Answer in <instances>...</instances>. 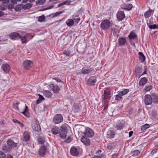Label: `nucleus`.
Instances as JSON below:
<instances>
[{
    "label": "nucleus",
    "mask_w": 158,
    "mask_h": 158,
    "mask_svg": "<svg viewBox=\"0 0 158 158\" xmlns=\"http://www.w3.org/2000/svg\"><path fill=\"white\" fill-rule=\"evenodd\" d=\"M31 126L32 129L35 131L39 132L41 131L39 122L37 119H35L32 121Z\"/></svg>",
    "instance_id": "obj_1"
},
{
    "label": "nucleus",
    "mask_w": 158,
    "mask_h": 158,
    "mask_svg": "<svg viewBox=\"0 0 158 158\" xmlns=\"http://www.w3.org/2000/svg\"><path fill=\"white\" fill-rule=\"evenodd\" d=\"M110 22L108 19H105L102 21L100 27L103 30L108 29L110 26Z\"/></svg>",
    "instance_id": "obj_2"
},
{
    "label": "nucleus",
    "mask_w": 158,
    "mask_h": 158,
    "mask_svg": "<svg viewBox=\"0 0 158 158\" xmlns=\"http://www.w3.org/2000/svg\"><path fill=\"white\" fill-rule=\"evenodd\" d=\"M48 87L50 90L54 94L58 93L60 90V87L57 85L50 84L49 85Z\"/></svg>",
    "instance_id": "obj_3"
},
{
    "label": "nucleus",
    "mask_w": 158,
    "mask_h": 158,
    "mask_svg": "<svg viewBox=\"0 0 158 158\" xmlns=\"http://www.w3.org/2000/svg\"><path fill=\"white\" fill-rule=\"evenodd\" d=\"M63 121V117L60 114L55 115L53 118V121L55 124H59Z\"/></svg>",
    "instance_id": "obj_4"
},
{
    "label": "nucleus",
    "mask_w": 158,
    "mask_h": 158,
    "mask_svg": "<svg viewBox=\"0 0 158 158\" xmlns=\"http://www.w3.org/2000/svg\"><path fill=\"white\" fill-rule=\"evenodd\" d=\"M80 148L73 146L71 147L70 150L71 154L74 156H78L80 153Z\"/></svg>",
    "instance_id": "obj_5"
},
{
    "label": "nucleus",
    "mask_w": 158,
    "mask_h": 158,
    "mask_svg": "<svg viewBox=\"0 0 158 158\" xmlns=\"http://www.w3.org/2000/svg\"><path fill=\"white\" fill-rule=\"evenodd\" d=\"M47 149L46 147L43 145L39 149L38 152V154L41 156H44L46 155Z\"/></svg>",
    "instance_id": "obj_6"
},
{
    "label": "nucleus",
    "mask_w": 158,
    "mask_h": 158,
    "mask_svg": "<svg viewBox=\"0 0 158 158\" xmlns=\"http://www.w3.org/2000/svg\"><path fill=\"white\" fill-rule=\"evenodd\" d=\"M33 65V62L29 60H25L23 63V66L25 69H28L32 67Z\"/></svg>",
    "instance_id": "obj_7"
},
{
    "label": "nucleus",
    "mask_w": 158,
    "mask_h": 158,
    "mask_svg": "<svg viewBox=\"0 0 158 158\" xmlns=\"http://www.w3.org/2000/svg\"><path fill=\"white\" fill-rule=\"evenodd\" d=\"M110 93L109 89H106L105 90L103 94L102 95V102L103 103V102L105 99H109V98L110 97Z\"/></svg>",
    "instance_id": "obj_8"
},
{
    "label": "nucleus",
    "mask_w": 158,
    "mask_h": 158,
    "mask_svg": "<svg viewBox=\"0 0 158 158\" xmlns=\"http://www.w3.org/2000/svg\"><path fill=\"white\" fill-rule=\"evenodd\" d=\"M116 17L118 21H122L125 18V15L123 11H120L117 12Z\"/></svg>",
    "instance_id": "obj_9"
},
{
    "label": "nucleus",
    "mask_w": 158,
    "mask_h": 158,
    "mask_svg": "<svg viewBox=\"0 0 158 158\" xmlns=\"http://www.w3.org/2000/svg\"><path fill=\"white\" fill-rule=\"evenodd\" d=\"M85 136L89 137H92L94 135V132L91 128L87 127L84 132Z\"/></svg>",
    "instance_id": "obj_10"
},
{
    "label": "nucleus",
    "mask_w": 158,
    "mask_h": 158,
    "mask_svg": "<svg viewBox=\"0 0 158 158\" xmlns=\"http://www.w3.org/2000/svg\"><path fill=\"white\" fill-rule=\"evenodd\" d=\"M152 102L150 95L147 94L145 96L144 103L146 105H151Z\"/></svg>",
    "instance_id": "obj_11"
},
{
    "label": "nucleus",
    "mask_w": 158,
    "mask_h": 158,
    "mask_svg": "<svg viewBox=\"0 0 158 158\" xmlns=\"http://www.w3.org/2000/svg\"><path fill=\"white\" fill-rule=\"evenodd\" d=\"M81 142L86 146H88L90 144V142L88 137L83 136L81 139Z\"/></svg>",
    "instance_id": "obj_12"
},
{
    "label": "nucleus",
    "mask_w": 158,
    "mask_h": 158,
    "mask_svg": "<svg viewBox=\"0 0 158 158\" xmlns=\"http://www.w3.org/2000/svg\"><path fill=\"white\" fill-rule=\"evenodd\" d=\"M20 36V35L18 33L15 32H12L9 35L10 38L13 40H19Z\"/></svg>",
    "instance_id": "obj_13"
},
{
    "label": "nucleus",
    "mask_w": 158,
    "mask_h": 158,
    "mask_svg": "<svg viewBox=\"0 0 158 158\" xmlns=\"http://www.w3.org/2000/svg\"><path fill=\"white\" fill-rule=\"evenodd\" d=\"M97 81V78L95 76L91 77L88 80L87 83L90 85H93Z\"/></svg>",
    "instance_id": "obj_14"
},
{
    "label": "nucleus",
    "mask_w": 158,
    "mask_h": 158,
    "mask_svg": "<svg viewBox=\"0 0 158 158\" xmlns=\"http://www.w3.org/2000/svg\"><path fill=\"white\" fill-rule=\"evenodd\" d=\"M94 70V69L92 68H89L88 69H87L85 68H83L81 69V72L82 74L85 75L87 74Z\"/></svg>",
    "instance_id": "obj_15"
},
{
    "label": "nucleus",
    "mask_w": 158,
    "mask_h": 158,
    "mask_svg": "<svg viewBox=\"0 0 158 158\" xmlns=\"http://www.w3.org/2000/svg\"><path fill=\"white\" fill-rule=\"evenodd\" d=\"M1 69L4 73H8L10 70V67L8 64H6L2 65Z\"/></svg>",
    "instance_id": "obj_16"
},
{
    "label": "nucleus",
    "mask_w": 158,
    "mask_h": 158,
    "mask_svg": "<svg viewBox=\"0 0 158 158\" xmlns=\"http://www.w3.org/2000/svg\"><path fill=\"white\" fill-rule=\"evenodd\" d=\"M150 95L152 99V102L158 104V95L157 94L155 93H152Z\"/></svg>",
    "instance_id": "obj_17"
},
{
    "label": "nucleus",
    "mask_w": 158,
    "mask_h": 158,
    "mask_svg": "<svg viewBox=\"0 0 158 158\" xmlns=\"http://www.w3.org/2000/svg\"><path fill=\"white\" fill-rule=\"evenodd\" d=\"M127 42V40L125 37H120L118 39V44L120 46L125 45Z\"/></svg>",
    "instance_id": "obj_18"
},
{
    "label": "nucleus",
    "mask_w": 158,
    "mask_h": 158,
    "mask_svg": "<svg viewBox=\"0 0 158 158\" xmlns=\"http://www.w3.org/2000/svg\"><path fill=\"white\" fill-rule=\"evenodd\" d=\"M154 12V10L149 8V10L146 11L144 14V16L145 18H149L152 15Z\"/></svg>",
    "instance_id": "obj_19"
},
{
    "label": "nucleus",
    "mask_w": 158,
    "mask_h": 158,
    "mask_svg": "<svg viewBox=\"0 0 158 158\" xmlns=\"http://www.w3.org/2000/svg\"><path fill=\"white\" fill-rule=\"evenodd\" d=\"M148 79L146 77H143L139 81V86H143L145 85L147 82Z\"/></svg>",
    "instance_id": "obj_20"
},
{
    "label": "nucleus",
    "mask_w": 158,
    "mask_h": 158,
    "mask_svg": "<svg viewBox=\"0 0 158 158\" xmlns=\"http://www.w3.org/2000/svg\"><path fill=\"white\" fill-rule=\"evenodd\" d=\"M7 143L9 146L11 147V148H12L15 147L17 146V143H15L11 139H8L7 141Z\"/></svg>",
    "instance_id": "obj_21"
},
{
    "label": "nucleus",
    "mask_w": 158,
    "mask_h": 158,
    "mask_svg": "<svg viewBox=\"0 0 158 158\" xmlns=\"http://www.w3.org/2000/svg\"><path fill=\"white\" fill-rule=\"evenodd\" d=\"M130 40H131L135 39H137V35L134 32L131 31L130 34L128 36Z\"/></svg>",
    "instance_id": "obj_22"
},
{
    "label": "nucleus",
    "mask_w": 158,
    "mask_h": 158,
    "mask_svg": "<svg viewBox=\"0 0 158 158\" xmlns=\"http://www.w3.org/2000/svg\"><path fill=\"white\" fill-rule=\"evenodd\" d=\"M51 131L52 134L54 135H56L60 133V130L59 127L56 126L52 129Z\"/></svg>",
    "instance_id": "obj_23"
},
{
    "label": "nucleus",
    "mask_w": 158,
    "mask_h": 158,
    "mask_svg": "<svg viewBox=\"0 0 158 158\" xmlns=\"http://www.w3.org/2000/svg\"><path fill=\"white\" fill-rule=\"evenodd\" d=\"M30 139V136L28 133L27 132H25L23 134V141L27 142Z\"/></svg>",
    "instance_id": "obj_24"
},
{
    "label": "nucleus",
    "mask_w": 158,
    "mask_h": 158,
    "mask_svg": "<svg viewBox=\"0 0 158 158\" xmlns=\"http://www.w3.org/2000/svg\"><path fill=\"white\" fill-rule=\"evenodd\" d=\"M124 124L122 123H117L114 126L115 128L117 130H123L124 127Z\"/></svg>",
    "instance_id": "obj_25"
},
{
    "label": "nucleus",
    "mask_w": 158,
    "mask_h": 158,
    "mask_svg": "<svg viewBox=\"0 0 158 158\" xmlns=\"http://www.w3.org/2000/svg\"><path fill=\"white\" fill-rule=\"evenodd\" d=\"M22 113L27 117H29L30 116V114L29 112L28 107L27 106H26V105H25V106L24 111L22 112Z\"/></svg>",
    "instance_id": "obj_26"
},
{
    "label": "nucleus",
    "mask_w": 158,
    "mask_h": 158,
    "mask_svg": "<svg viewBox=\"0 0 158 158\" xmlns=\"http://www.w3.org/2000/svg\"><path fill=\"white\" fill-rule=\"evenodd\" d=\"M138 54L139 56V61L142 63L144 62L146 58L143 53L141 52H138Z\"/></svg>",
    "instance_id": "obj_27"
},
{
    "label": "nucleus",
    "mask_w": 158,
    "mask_h": 158,
    "mask_svg": "<svg viewBox=\"0 0 158 158\" xmlns=\"http://www.w3.org/2000/svg\"><path fill=\"white\" fill-rule=\"evenodd\" d=\"M43 94L45 97L48 98H51L52 95V92L48 90L44 91Z\"/></svg>",
    "instance_id": "obj_28"
},
{
    "label": "nucleus",
    "mask_w": 158,
    "mask_h": 158,
    "mask_svg": "<svg viewBox=\"0 0 158 158\" xmlns=\"http://www.w3.org/2000/svg\"><path fill=\"white\" fill-rule=\"evenodd\" d=\"M115 135L114 132L113 130H109L107 133V138L112 139L114 137Z\"/></svg>",
    "instance_id": "obj_29"
},
{
    "label": "nucleus",
    "mask_w": 158,
    "mask_h": 158,
    "mask_svg": "<svg viewBox=\"0 0 158 158\" xmlns=\"http://www.w3.org/2000/svg\"><path fill=\"white\" fill-rule=\"evenodd\" d=\"M11 150L12 148L11 147L9 146L8 145H4L2 147V150L5 153L9 152Z\"/></svg>",
    "instance_id": "obj_30"
},
{
    "label": "nucleus",
    "mask_w": 158,
    "mask_h": 158,
    "mask_svg": "<svg viewBox=\"0 0 158 158\" xmlns=\"http://www.w3.org/2000/svg\"><path fill=\"white\" fill-rule=\"evenodd\" d=\"M129 92V90L128 89H124L122 91L118 92V94L121 96H123L127 94Z\"/></svg>",
    "instance_id": "obj_31"
},
{
    "label": "nucleus",
    "mask_w": 158,
    "mask_h": 158,
    "mask_svg": "<svg viewBox=\"0 0 158 158\" xmlns=\"http://www.w3.org/2000/svg\"><path fill=\"white\" fill-rule=\"evenodd\" d=\"M68 125L66 123L63 124L60 127V131L67 132Z\"/></svg>",
    "instance_id": "obj_32"
},
{
    "label": "nucleus",
    "mask_w": 158,
    "mask_h": 158,
    "mask_svg": "<svg viewBox=\"0 0 158 158\" xmlns=\"http://www.w3.org/2000/svg\"><path fill=\"white\" fill-rule=\"evenodd\" d=\"M132 156L135 157L138 156L140 154V152L139 150H136L132 151L131 152Z\"/></svg>",
    "instance_id": "obj_33"
},
{
    "label": "nucleus",
    "mask_w": 158,
    "mask_h": 158,
    "mask_svg": "<svg viewBox=\"0 0 158 158\" xmlns=\"http://www.w3.org/2000/svg\"><path fill=\"white\" fill-rule=\"evenodd\" d=\"M22 9H23V5L20 4L16 5L15 8V10L18 12L20 11Z\"/></svg>",
    "instance_id": "obj_34"
},
{
    "label": "nucleus",
    "mask_w": 158,
    "mask_h": 158,
    "mask_svg": "<svg viewBox=\"0 0 158 158\" xmlns=\"http://www.w3.org/2000/svg\"><path fill=\"white\" fill-rule=\"evenodd\" d=\"M67 25L69 27H71L74 24V21L72 19H69L66 22Z\"/></svg>",
    "instance_id": "obj_35"
},
{
    "label": "nucleus",
    "mask_w": 158,
    "mask_h": 158,
    "mask_svg": "<svg viewBox=\"0 0 158 158\" xmlns=\"http://www.w3.org/2000/svg\"><path fill=\"white\" fill-rule=\"evenodd\" d=\"M116 145L115 143H109L107 146V148L109 150H112L115 148Z\"/></svg>",
    "instance_id": "obj_36"
},
{
    "label": "nucleus",
    "mask_w": 158,
    "mask_h": 158,
    "mask_svg": "<svg viewBox=\"0 0 158 158\" xmlns=\"http://www.w3.org/2000/svg\"><path fill=\"white\" fill-rule=\"evenodd\" d=\"M132 4H129L126 5L125 7H124V8H123V7H122V8L124 10H130L132 9Z\"/></svg>",
    "instance_id": "obj_37"
},
{
    "label": "nucleus",
    "mask_w": 158,
    "mask_h": 158,
    "mask_svg": "<svg viewBox=\"0 0 158 158\" xmlns=\"http://www.w3.org/2000/svg\"><path fill=\"white\" fill-rule=\"evenodd\" d=\"M32 6V4L27 3L24 5H23V9L24 10L28 9L31 7Z\"/></svg>",
    "instance_id": "obj_38"
},
{
    "label": "nucleus",
    "mask_w": 158,
    "mask_h": 158,
    "mask_svg": "<svg viewBox=\"0 0 158 158\" xmlns=\"http://www.w3.org/2000/svg\"><path fill=\"white\" fill-rule=\"evenodd\" d=\"M63 54L66 55L67 56H69L72 55L71 52L70 50H65L63 52Z\"/></svg>",
    "instance_id": "obj_39"
},
{
    "label": "nucleus",
    "mask_w": 158,
    "mask_h": 158,
    "mask_svg": "<svg viewBox=\"0 0 158 158\" xmlns=\"http://www.w3.org/2000/svg\"><path fill=\"white\" fill-rule=\"evenodd\" d=\"M20 38L19 39H21V43L22 44L26 43L27 42V39L26 37L25 36H22L20 35Z\"/></svg>",
    "instance_id": "obj_40"
},
{
    "label": "nucleus",
    "mask_w": 158,
    "mask_h": 158,
    "mask_svg": "<svg viewBox=\"0 0 158 158\" xmlns=\"http://www.w3.org/2000/svg\"><path fill=\"white\" fill-rule=\"evenodd\" d=\"M152 88V86L151 85H147L145 86L144 90L146 92L149 91Z\"/></svg>",
    "instance_id": "obj_41"
},
{
    "label": "nucleus",
    "mask_w": 158,
    "mask_h": 158,
    "mask_svg": "<svg viewBox=\"0 0 158 158\" xmlns=\"http://www.w3.org/2000/svg\"><path fill=\"white\" fill-rule=\"evenodd\" d=\"M45 141V138L44 137H40L38 139V142L40 144L44 143Z\"/></svg>",
    "instance_id": "obj_42"
},
{
    "label": "nucleus",
    "mask_w": 158,
    "mask_h": 158,
    "mask_svg": "<svg viewBox=\"0 0 158 158\" xmlns=\"http://www.w3.org/2000/svg\"><path fill=\"white\" fill-rule=\"evenodd\" d=\"M67 132H60V137L62 139H65L66 137Z\"/></svg>",
    "instance_id": "obj_43"
},
{
    "label": "nucleus",
    "mask_w": 158,
    "mask_h": 158,
    "mask_svg": "<svg viewBox=\"0 0 158 158\" xmlns=\"http://www.w3.org/2000/svg\"><path fill=\"white\" fill-rule=\"evenodd\" d=\"M111 30L113 31V35L114 36H116L119 33V30L115 28H112Z\"/></svg>",
    "instance_id": "obj_44"
},
{
    "label": "nucleus",
    "mask_w": 158,
    "mask_h": 158,
    "mask_svg": "<svg viewBox=\"0 0 158 158\" xmlns=\"http://www.w3.org/2000/svg\"><path fill=\"white\" fill-rule=\"evenodd\" d=\"M45 16L44 15H43L39 17L38 21L39 22H42L45 21Z\"/></svg>",
    "instance_id": "obj_45"
},
{
    "label": "nucleus",
    "mask_w": 158,
    "mask_h": 158,
    "mask_svg": "<svg viewBox=\"0 0 158 158\" xmlns=\"http://www.w3.org/2000/svg\"><path fill=\"white\" fill-rule=\"evenodd\" d=\"M149 127V125L148 124H146L145 125L142 126L141 127V130L142 131H144L147 128Z\"/></svg>",
    "instance_id": "obj_46"
},
{
    "label": "nucleus",
    "mask_w": 158,
    "mask_h": 158,
    "mask_svg": "<svg viewBox=\"0 0 158 158\" xmlns=\"http://www.w3.org/2000/svg\"><path fill=\"white\" fill-rule=\"evenodd\" d=\"M106 155L105 154H102L99 156H94L92 158H105Z\"/></svg>",
    "instance_id": "obj_47"
},
{
    "label": "nucleus",
    "mask_w": 158,
    "mask_h": 158,
    "mask_svg": "<svg viewBox=\"0 0 158 158\" xmlns=\"http://www.w3.org/2000/svg\"><path fill=\"white\" fill-rule=\"evenodd\" d=\"M45 0H39L36 1V4L39 5H43L45 3Z\"/></svg>",
    "instance_id": "obj_48"
},
{
    "label": "nucleus",
    "mask_w": 158,
    "mask_h": 158,
    "mask_svg": "<svg viewBox=\"0 0 158 158\" xmlns=\"http://www.w3.org/2000/svg\"><path fill=\"white\" fill-rule=\"evenodd\" d=\"M13 121L14 123L19 124L21 127H23L24 126V125L23 123L17 119H13Z\"/></svg>",
    "instance_id": "obj_49"
},
{
    "label": "nucleus",
    "mask_w": 158,
    "mask_h": 158,
    "mask_svg": "<svg viewBox=\"0 0 158 158\" xmlns=\"http://www.w3.org/2000/svg\"><path fill=\"white\" fill-rule=\"evenodd\" d=\"M158 28V26L156 24L152 25L149 26V28L151 29H155Z\"/></svg>",
    "instance_id": "obj_50"
},
{
    "label": "nucleus",
    "mask_w": 158,
    "mask_h": 158,
    "mask_svg": "<svg viewBox=\"0 0 158 158\" xmlns=\"http://www.w3.org/2000/svg\"><path fill=\"white\" fill-rule=\"evenodd\" d=\"M64 12V10L63 11H59V12H57L56 13H55L53 14L54 16H53V17H57V16H58V15H59L60 14L63 13Z\"/></svg>",
    "instance_id": "obj_51"
},
{
    "label": "nucleus",
    "mask_w": 158,
    "mask_h": 158,
    "mask_svg": "<svg viewBox=\"0 0 158 158\" xmlns=\"http://www.w3.org/2000/svg\"><path fill=\"white\" fill-rule=\"evenodd\" d=\"M73 140V139L70 136L68 137V138L65 140V142L67 143H70Z\"/></svg>",
    "instance_id": "obj_52"
},
{
    "label": "nucleus",
    "mask_w": 158,
    "mask_h": 158,
    "mask_svg": "<svg viewBox=\"0 0 158 158\" xmlns=\"http://www.w3.org/2000/svg\"><path fill=\"white\" fill-rule=\"evenodd\" d=\"M52 79L55 80L57 82H62V83H64L63 81H62L59 78L54 77L52 78Z\"/></svg>",
    "instance_id": "obj_53"
},
{
    "label": "nucleus",
    "mask_w": 158,
    "mask_h": 158,
    "mask_svg": "<svg viewBox=\"0 0 158 158\" xmlns=\"http://www.w3.org/2000/svg\"><path fill=\"white\" fill-rule=\"evenodd\" d=\"M6 156L2 151H0V158H6Z\"/></svg>",
    "instance_id": "obj_54"
},
{
    "label": "nucleus",
    "mask_w": 158,
    "mask_h": 158,
    "mask_svg": "<svg viewBox=\"0 0 158 158\" xmlns=\"http://www.w3.org/2000/svg\"><path fill=\"white\" fill-rule=\"evenodd\" d=\"M120 96L118 94L115 95V100L116 101H120L121 100L122 98V97Z\"/></svg>",
    "instance_id": "obj_55"
},
{
    "label": "nucleus",
    "mask_w": 158,
    "mask_h": 158,
    "mask_svg": "<svg viewBox=\"0 0 158 158\" xmlns=\"http://www.w3.org/2000/svg\"><path fill=\"white\" fill-rule=\"evenodd\" d=\"M7 7L4 5H2L0 6V9L1 10H5L6 9Z\"/></svg>",
    "instance_id": "obj_56"
},
{
    "label": "nucleus",
    "mask_w": 158,
    "mask_h": 158,
    "mask_svg": "<svg viewBox=\"0 0 158 158\" xmlns=\"http://www.w3.org/2000/svg\"><path fill=\"white\" fill-rule=\"evenodd\" d=\"M74 107L76 110L79 109L80 107L78 103H74Z\"/></svg>",
    "instance_id": "obj_57"
},
{
    "label": "nucleus",
    "mask_w": 158,
    "mask_h": 158,
    "mask_svg": "<svg viewBox=\"0 0 158 158\" xmlns=\"http://www.w3.org/2000/svg\"><path fill=\"white\" fill-rule=\"evenodd\" d=\"M71 2V1L70 0H67L64 2L63 3L64 5H69Z\"/></svg>",
    "instance_id": "obj_58"
},
{
    "label": "nucleus",
    "mask_w": 158,
    "mask_h": 158,
    "mask_svg": "<svg viewBox=\"0 0 158 158\" xmlns=\"http://www.w3.org/2000/svg\"><path fill=\"white\" fill-rule=\"evenodd\" d=\"M8 8L9 9H11L14 8V6L13 4H9L8 5Z\"/></svg>",
    "instance_id": "obj_59"
},
{
    "label": "nucleus",
    "mask_w": 158,
    "mask_h": 158,
    "mask_svg": "<svg viewBox=\"0 0 158 158\" xmlns=\"http://www.w3.org/2000/svg\"><path fill=\"white\" fill-rule=\"evenodd\" d=\"M9 0H3L2 1V3L3 4H7L9 3Z\"/></svg>",
    "instance_id": "obj_60"
},
{
    "label": "nucleus",
    "mask_w": 158,
    "mask_h": 158,
    "mask_svg": "<svg viewBox=\"0 0 158 158\" xmlns=\"http://www.w3.org/2000/svg\"><path fill=\"white\" fill-rule=\"evenodd\" d=\"M147 23L148 26L149 27V26L151 25H152V22L151 20L150 19H149L147 21Z\"/></svg>",
    "instance_id": "obj_61"
},
{
    "label": "nucleus",
    "mask_w": 158,
    "mask_h": 158,
    "mask_svg": "<svg viewBox=\"0 0 158 158\" xmlns=\"http://www.w3.org/2000/svg\"><path fill=\"white\" fill-rule=\"evenodd\" d=\"M118 156V154L115 153L112 155L111 158H116Z\"/></svg>",
    "instance_id": "obj_62"
},
{
    "label": "nucleus",
    "mask_w": 158,
    "mask_h": 158,
    "mask_svg": "<svg viewBox=\"0 0 158 158\" xmlns=\"http://www.w3.org/2000/svg\"><path fill=\"white\" fill-rule=\"evenodd\" d=\"M38 95L39 96V99H40V100H41V101L44 100V98L43 96L40 94H38Z\"/></svg>",
    "instance_id": "obj_63"
},
{
    "label": "nucleus",
    "mask_w": 158,
    "mask_h": 158,
    "mask_svg": "<svg viewBox=\"0 0 158 158\" xmlns=\"http://www.w3.org/2000/svg\"><path fill=\"white\" fill-rule=\"evenodd\" d=\"M18 1L17 0H10L11 2L13 4H17V2Z\"/></svg>",
    "instance_id": "obj_64"
}]
</instances>
